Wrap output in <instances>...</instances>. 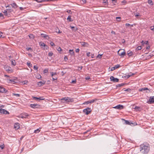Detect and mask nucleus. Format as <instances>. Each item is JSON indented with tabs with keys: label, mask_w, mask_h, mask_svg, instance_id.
Here are the masks:
<instances>
[{
	"label": "nucleus",
	"mask_w": 154,
	"mask_h": 154,
	"mask_svg": "<svg viewBox=\"0 0 154 154\" xmlns=\"http://www.w3.org/2000/svg\"><path fill=\"white\" fill-rule=\"evenodd\" d=\"M150 145L147 143H144L140 146V151L143 154H147L149 151Z\"/></svg>",
	"instance_id": "1"
},
{
	"label": "nucleus",
	"mask_w": 154,
	"mask_h": 154,
	"mask_svg": "<svg viewBox=\"0 0 154 154\" xmlns=\"http://www.w3.org/2000/svg\"><path fill=\"white\" fill-rule=\"evenodd\" d=\"M91 112V108L87 107L86 109H85L83 110V112L85 114L88 115Z\"/></svg>",
	"instance_id": "2"
},
{
	"label": "nucleus",
	"mask_w": 154,
	"mask_h": 154,
	"mask_svg": "<svg viewBox=\"0 0 154 154\" xmlns=\"http://www.w3.org/2000/svg\"><path fill=\"white\" fill-rule=\"evenodd\" d=\"M29 116V115H28L27 113H24L21 114L20 116V117L21 118L23 119L26 118L27 116Z\"/></svg>",
	"instance_id": "3"
},
{
	"label": "nucleus",
	"mask_w": 154,
	"mask_h": 154,
	"mask_svg": "<svg viewBox=\"0 0 154 154\" xmlns=\"http://www.w3.org/2000/svg\"><path fill=\"white\" fill-rule=\"evenodd\" d=\"M30 106L33 108H37L40 107V105L36 104H32L30 105Z\"/></svg>",
	"instance_id": "4"
},
{
	"label": "nucleus",
	"mask_w": 154,
	"mask_h": 154,
	"mask_svg": "<svg viewBox=\"0 0 154 154\" xmlns=\"http://www.w3.org/2000/svg\"><path fill=\"white\" fill-rule=\"evenodd\" d=\"M121 51H122V50H119L118 51V54L119 55L122 56V57H123L125 55V52L124 51H123L122 52H121Z\"/></svg>",
	"instance_id": "5"
},
{
	"label": "nucleus",
	"mask_w": 154,
	"mask_h": 154,
	"mask_svg": "<svg viewBox=\"0 0 154 154\" xmlns=\"http://www.w3.org/2000/svg\"><path fill=\"white\" fill-rule=\"evenodd\" d=\"M147 103L152 104L154 103V96L150 97Z\"/></svg>",
	"instance_id": "6"
},
{
	"label": "nucleus",
	"mask_w": 154,
	"mask_h": 154,
	"mask_svg": "<svg viewBox=\"0 0 154 154\" xmlns=\"http://www.w3.org/2000/svg\"><path fill=\"white\" fill-rule=\"evenodd\" d=\"M110 79L111 81H112L114 82H118L119 81V79L117 78H115L113 76H111L110 77Z\"/></svg>",
	"instance_id": "7"
},
{
	"label": "nucleus",
	"mask_w": 154,
	"mask_h": 154,
	"mask_svg": "<svg viewBox=\"0 0 154 154\" xmlns=\"http://www.w3.org/2000/svg\"><path fill=\"white\" fill-rule=\"evenodd\" d=\"M113 108L116 109H123L124 106L122 105L119 104L116 106L113 107Z\"/></svg>",
	"instance_id": "8"
},
{
	"label": "nucleus",
	"mask_w": 154,
	"mask_h": 154,
	"mask_svg": "<svg viewBox=\"0 0 154 154\" xmlns=\"http://www.w3.org/2000/svg\"><path fill=\"white\" fill-rule=\"evenodd\" d=\"M7 92V90H6L5 88L2 86H0V93H6Z\"/></svg>",
	"instance_id": "9"
},
{
	"label": "nucleus",
	"mask_w": 154,
	"mask_h": 154,
	"mask_svg": "<svg viewBox=\"0 0 154 154\" xmlns=\"http://www.w3.org/2000/svg\"><path fill=\"white\" fill-rule=\"evenodd\" d=\"M41 35L42 37L45 38L47 39H49L50 38L49 36L47 35L42 33L41 34Z\"/></svg>",
	"instance_id": "10"
},
{
	"label": "nucleus",
	"mask_w": 154,
	"mask_h": 154,
	"mask_svg": "<svg viewBox=\"0 0 154 154\" xmlns=\"http://www.w3.org/2000/svg\"><path fill=\"white\" fill-rule=\"evenodd\" d=\"M33 99H34L36 100H45L44 98H43V97H32Z\"/></svg>",
	"instance_id": "11"
},
{
	"label": "nucleus",
	"mask_w": 154,
	"mask_h": 154,
	"mask_svg": "<svg viewBox=\"0 0 154 154\" xmlns=\"http://www.w3.org/2000/svg\"><path fill=\"white\" fill-rule=\"evenodd\" d=\"M67 102H72L74 101V99L73 98L67 97Z\"/></svg>",
	"instance_id": "12"
},
{
	"label": "nucleus",
	"mask_w": 154,
	"mask_h": 154,
	"mask_svg": "<svg viewBox=\"0 0 154 154\" xmlns=\"http://www.w3.org/2000/svg\"><path fill=\"white\" fill-rule=\"evenodd\" d=\"M2 112L1 113H2L3 114H9V112L8 111L5 110V109H2Z\"/></svg>",
	"instance_id": "13"
},
{
	"label": "nucleus",
	"mask_w": 154,
	"mask_h": 154,
	"mask_svg": "<svg viewBox=\"0 0 154 154\" xmlns=\"http://www.w3.org/2000/svg\"><path fill=\"white\" fill-rule=\"evenodd\" d=\"M81 45L83 46H87L88 45V44L87 43L85 42H81Z\"/></svg>",
	"instance_id": "14"
},
{
	"label": "nucleus",
	"mask_w": 154,
	"mask_h": 154,
	"mask_svg": "<svg viewBox=\"0 0 154 154\" xmlns=\"http://www.w3.org/2000/svg\"><path fill=\"white\" fill-rule=\"evenodd\" d=\"M14 128L16 129H17L20 128L19 124L18 123L15 124L14 126Z\"/></svg>",
	"instance_id": "15"
},
{
	"label": "nucleus",
	"mask_w": 154,
	"mask_h": 154,
	"mask_svg": "<svg viewBox=\"0 0 154 154\" xmlns=\"http://www.w3.org/2000/svg\"><path fill=\"white\" fill-rule=\"evenodd\" d=\"M11 5L12 7L14 8H16L18 7V6L16 3L14 2L12 4H11Z\"/></svg>",
	"instance_id": "16"
},
{
	"label": "nucleus",
	"mask_w": 154,
	"mask_h": 154,
	"mask_svg": "<svg viewBox=\"0 0 154 154\" xmlns=\"http://www.w3.org/2000/svg\"><path fill=\"white\" fill-rule=\"evenodd\" d=\"M69 52L72 56L74 55V52L73 50H69Z\"/></svg>",
	"instance_id": "17"
},
{
	"label": "nucleus",
	"mask_w": 154,
	"mask_h": 154,
	"mask_svg": "<svg viewBox=\"0 0 154 154\" xmlns=\"http://www.w3.org/2000/svg\"><path fill=\"white\" fill-rule=\"evenodd\" d=\"M133 54V52L131 51H128L127 52V54L129 57L132 56Z\"/></svg>",
	"instance_id": "18"
},
{
	"label": "nucleus",
	"mask_w": 154,
	"mask_h": 154,
	"mask_svg": "<svg viewBox=\"0 0 154 154\" xmlns=\"http://www.w3.org/2000/svg\"><path fill=\"white\" fill-rule=\"evenodd\" d=\"M16 62L15 60H11V64L13 66H15L16 65Z\"/></svg>",
	"instance_id": "19"
},
{
	"label": "nucleus",
	"mask_w": 154,
	"mask_h": 154,
	"mask_svg": "<svg viewBox=\"0 0 154 154\" xmlns=\"http://www.w3.org/2000/svg\"><path fill=\"white\" fill-rule=\"evenodd\" d=\"M137 125V123L135 122H130V124L129 125H130L131 126H134L136 125Z\"/></svg>",
	"instance_id": "20"
},
{
	"label": "nucleus",
	"mask_w": 154,
	"mask_h": 154,
	"mask_svg": "<svg viewBox=\"0 0 154 154\" xmlns=\"http://www.w3.org/2000/svg\"><path fill=\"white\" fill-rule=\"evenodd\" d=\"M67 97L63 98L61 99V100L64 101L63 102V103H64V102L67 103Z\"/></svg>",
	"instance_id": "21"
},
{
	"label": "nucleus",
	"mask_w": 154,
	"mask_h": 154,
	"mask_svg": "<svg viewBox=\"0 0 154 154\" xmlns=\"http://www.w3.org/2000/svg\"><path fill=\"white\" fill-rule=\"evenodd\" d=\"M122 120H124L125 121V123L126 125H130V122H129L128 120H125L124 119H122Z\"/></svg>",
	"instance_id": "22"
},
{
	"label": "nucleus",
	"mask_w": 154,
	"mask_h": 154,
	"mask_svg": "<svg viewBox=\"0 0 154 154\" xmlns=\"http://www.w3.org/2000/svg\"><path fill=\"white\" fill-rule=\"evenodd\" d=\"M71 15H69L67 18V20H69V22H72L73 21V20L71 19Z\"/></svg>",
	"instance_id": "23"
},
{
	"label": "nucleus",
	"mask_w": 154,
	"mask_h": 154,
	"mask_svg": "<svg viewBox=\"0 0 154 154\" xmlns=\"http://www.w3.org/2000/svg\"><path fill=\"white\" fill-rule=\"evenodd\" d=\"M27 65L29 67H32V64L30 62H29V61L27 63Z\"/></svg>",
	"instance_id": "24"
},
{
	"label": "nucleus",
	"mask_w": 154,
	"mask_h": 154,
	"mask_svg": "<svg viewBox=\"0 0 154 154\" xmlns=\"http://www.w3.org/2000/svg\"><path fill=\"white\" fill-rule=\"evenodd\" d=\"M134 109L136 111H139L140 110V107H139V106H136L134 108Z\"/></svg>",
	"instance_id": "25"
},
{
	"label": "nucleus",
	"mask_w": 154,
	"mask_h": 154,
	"mask_svg": "<svg viewBox=\"0 0 154 154\" xmlns=\"http://www.w3.org/2000/svg\"><path fill=\"white\" fill-rule=\"evenodd\" d=\"M148 3L150 5H153L152 1V0H148Z\"/></svg>",
	"instance_id": "26"
},
{
	"label": "nucleus",
	"mask_w": 154,
	"mask_h": 154,
	"mask_svg": "<svg viewBox=\"0 0 154 154\" xmlns=\"http://www.w3.org/2000/svg\"><path fill=\"white\" fill-rule=\"evenodd\" d=\"M142 45H143L144 44H148V41H146L144 42L143 41H142L141 42Z\"/></svg>",
	"instance_id": "27"
},
{
	"label": "nucleus",
	"mask_w": 154,
	"mask_h": 154,
	"mask_svg": "<svg viewBox=\"0 0 154 154\" xmlns=\"http://www.w3.org/2000/svg\"><path fill=\"white\" fill-rule=\"evenodd\" d=\"M39 45L41 46H42L44 47H45V46H46L45 44L44 43H43L42 42H40L39 43Z\"/></svg>",
	"instance_id": "28"
},
{
	"label": "nucleus",
	"mask_w": 154,
	"mask_h": 154,
	"mask_svg": "<svg viewBox=\"0 0 154 154\" xmlns=\"http://www.w3.org/2000/svg\"><path fill=\"white\" fill-rule=\"evenodd\" d=\"M40 131V130L39 129V128H38L35 130L34 131V132L35 133H38Z\"/></svg>",
	"instance_id": "29"
},
{
	"label": "nucleus",
	"mask_w": 154,
	"mask_h": 154,
	"mask_svg": "<svg viewBox=\"0 0 154 154\" xmlns=\"http://www.w3.org/2000/svg\"><path fill=\"white\" fill-rule=\"evenodd\" d=\"M97 99H92L91 100H90V103H93L95 101H97Z\"/></svg>",
	"instance_id": "30"
},
{
	"label": "nucleus",
	"mask_w": 154,
	"mask_h": 154,
	"mask_svg": "<svg viewBox=\"0 0 154 154\" xmlns=\"http://www.w3.org/2000/svg\"><path fill=\"white\" fill-rule=\"evenodd\" d=\"M45 84V83H43L41 81H40L38 82V85H40L41 86H42Z\"/></svg>",
	"instance_id": "31"
},
{
	"label": "nucleus",
	"mask_w": 154,
	"mask_h": 154,
	"mask_svg": "<svg viewBox=\"0 0 154 154\" xmlns=\"http://www.w3.org/2000/svg\"><path fill=\"white\" fill-rule=\"evenodd\" d=\"M89 103H90V100H88L87 101L85 102L82 104H88Z\"/></svg>",
	"instance_id": "32"
},
{
	"label": "nucleus",
	"mask_w": 154,
	"mask_h": 154,
	"mask_svg": "<svg viewBox=\"0 0 154 154\" xmlns=\"http://www.w3.org/2000/svg\"><path fill=\"white\" fill-rule=\"evenodd\" d=\"M10 81H11L12 82H14V83H16V82H15V81L16 80L15 79H11L9 80Z\"/></svg>",
	"instance_id": "33"
},
{
	"label": "nucleus",
	"mask_w": 154,
	"mask_h": 154,
	"mask_svg": "<svg viewBox=\"0 0 154 154\" xmlns=\"http://www.w3.org/2000/svg\"><path fill=\"white\" fill-rule=\"evenodd\" d=\"M142 49L141 46H139L137 47L136 49L137 50H140Z\"/></svg>",
	"instance_id": "34"
},
{
	"label": "nucleus",
	"mask_w": 154,
	"mask_h": 154,
	"mask_svg": "<svg viewBox=\"0 0 154 154\" xmlns=\"http://www.w3.org/2000/svg\"><path fill=\"white\" fill-rule=\"evenodd\" d=\"M120 66L119 64H117V65H115L114 66V67H115V68H116V69L117 68H119L120 67Z\"/></svg>",
	"instance_id": "35"
},
{
	"label": "nucleus",
	"mask_w": 154,
	"mask_h": 154,
	"mask_svg": "<svg viewBox=\"0 0 154 154\" xmlns=\"http://www.w3.org/2000/svg\"><path fill=\"white\" fill-rule=\"evenodd\" d=\"M53 55V53L52 52H49L48 54V55L49 56L51 57Z\"/></svg>",
	"instance_id": "36"
},
{
	"label": "nucleus",
	"mask_w": 154,
	"mask_h": 154,
	"mask_svg": "<svg viewBox=\"0 0 154 154\" xmlns=\"http://www.w3.org/2000/svg\"><path fill=\"white\" fill-rule=\"evenodd\" d=\"M57 77L56 76H54L52 77V79L53 81L57 80Z\"/></svg>",
	"instance_id": "37"
},
{
	"label": "nucleus",
	"mask_w": 154,
	"mask_h": 154,
	"mask_svg": "<svg viewBox=\"0 0 154 154\" xmlns=\"http://www.w3.org/2000/svg\"><path fill=\"white\" fill-rule=\"evenodd\" d=\"M26 50L27 51H29V50H30L31 51H32V49L30 47L26 48Z\"/></svg>",
	"instance_id": "38"
},
{
	"label": "nucleus",
	"mask_w": 154,
	"mask_h": 154,
	"mask_svg": "<svg viewBox=\"0 0 154 154\" xmlns=\"http://www.w3.org/2000/svg\"><path fill=\"white\" fill-rule=\"evenodd\" d=\"M134 74H135L134 73H129V75L128 76V77H130L131 76L133 75H134Z\"/></svg>",
	"instance_id": "39"
},
{
	"label": "nucleus",
	"mask_w": 154,
	"mask_h": 154,
	"mask_svg": "<svg viewBox=\"0 0 154 154\" xmlns=\"http://www.w3.org/2000/svg\"><path fill=\"white\" fill-rule=\"evenodd\" d=\"M28 81L27 80H25L23 82V84H27Z\"/></svg>",
	"instance_id": "40"
},
{
	"label": "nucleus",
	"mask_w": 154,
	"mask_h": 154,
	"mask_svg": "<svg viewBox=\"0 0 154 154\" xmlns=\"http://www.w3.org/2000/svg\"><path fill=\"white\" fill-rule=\"evenodd\" d=\"M57 50L58 51H62V49L60 47H59L57 49Z\"/></svg>",
	"instance_id": "41"
},
{
	"label": "nucleus",
	"mask_w": 154,
	"mask_h": 154,
	"mask_svg": "<svg viewBox=\"0 0 154 154\" xmlns=\"http://www.w3.org/2000/svg\"><path fill=\"white\" fill-rule=\"evenodd\" d=\"M33 68H34V69L36 70H37L38 69V66H35V65L34 66Z\"/></svg>",
	"instance_id": "42"
},
{
	"label": "nucleus",
	"mask_w": 154,
	"mask_h": 154,
	"mask_svg": "<svg viewBox=\"0 0 154 154\" xmlns=\"http://www.w3.org/2000/svg\"><path fill=\"white\" fill-rule=\"evenodd\" d=\"M29 36L30 38H34V36L33 35L30 34V35H29Z\"/></svg>",
	"instance_id": "43"
},
{
	"label": "nucleus",
	"mask_w": 154,
	"mask_h": 154,
	"mask_svg": "<svg viewBox=\"0 0 154 154\" xmlns=\"http://www.w3.org/2000/svg\"><path fill=\"white\" fill-rule=\"evenodd\" d=\"M134 15H135V16H136V17H138V16H139L140 15V13H134Z\"/></svg>",
	"instance_id": "44"
},
{
	"label": "nucleus",
	"mask_w": 154,
	"mask_h": 154,
	"mask_svg": "<svg viewBox=\"0 0 154 154\" xmlns=\"http://www.w3.org/2000/svg\"><path fill=\"white\" fill-rule=\"evenodd\" d=\"M124 85V84L122 83L121 84H118V85L117 86H119V87H121V86H123Z\"/></svg>",
	"instance_id": "45"
},
{
	"label": "nucleus",
	"mask_w": 154,
	"mask_h": 154,
	"mask_svg": "<svg viewBox=\"0 0 154 154\" xmlns=\"http://www.w3.org/2000/svg\"><path fill=\"white\" fill-rule=\"evenodd\" d=\"M8 68V69H6V70L8 71H10L11 70V67H6V68Z\"/></svg>",
	"instance_id": "46"
},
{
	"label": "nucleus",
	"mask_w": 154,
	"mask_h": 154,
	"mask_svg": "<svg viewBox=\"0 0 154 154\" xmlns=\"http://www.w3.org/2000/svg\"><path fill=\"white\" fill-rule=\"evenodd\" d=\"M145 88H142L141 89H139V91H145Z\"/></svg>",
	"instance_id": "47"
},
{
	"label": "nucleus",
	"mask_w": 154,
	"mask_h": 154,
	"mask_svg": "<svg viewBox=\"0 0 154 154\" xmlns=\"http://www.w3.org/2000/svg\"><path fill=\"white\" fill-rule=\"evenodd\" d=\"M116 19H117V20L118 21H120V19H121V17H116Z\"/></svg>",
	"instance_id": "48"
},
{
	"label": "nucleus",
	"mask_w": 154,
	"mask_h": 154,
	"mask_svg": "<svg viewBox=\"0 0 154 154\" xmlns=\"http://www.w3.org/2000/svg\"><path fill=\"white\" fill-rule=\"evenodd\" d=\"M81 1L82 2V3L85 4L86 2V0H81Z\"/></svg>",
	"instance_id": "49"
},
{
	"label": "nucleus",
	"mask_w": 154,
	"mask_h": 154,
	"mask_svg": "<svg viewBox=\"0 0 154 154\" xmlns=\"http://www.w3.org/2000/svg\"><path fill=\"white\" fill-rule=\"evenodd\" d=\"M56 32L58 33H61V32L60 31V30L59 29H58V30H57V29Z\"/></svg>",
	"instance_id": "50"
},
{
	"label": "nucleus",
	"mask_w": 154,
	"mask_h": 154,
	"mask_svg": "<svg viewBox=\"0 0 154 154\" xmlns=\"http://www.w3.org/2000/svg\"><path fill=\"white\" fill-rule=\"evenodd\" d=\"M90 54H91L90 52H88L87 53V56L88 57H90Z\"/></svg>",
	"instance_id": "51"
},
{
	"label": "nucleus",
	"mask_w": 154,
	"mask_h": 154,
	"mask_svg": "<svg viewBox=\"0 0 154 154\" xmlns=\"http://www.w3.org/2000/svg\"><path fill=\"white\" fill-rule=\"evenodd\" d=\"M50 44L51 45V46H54L55 45V44H54V42H51V43H50Z\"/></svg>",
	"instance_id": "52"
},
{
	"label": "nucleus",
	"mask_w": 154,
	"mask_h": 154,
	"mask_svg": "<svg viewBox=\"0 0 154 154\" xmlns=\"http://www.w3.org/2000/svg\"><path fill=\"white\" fill-rule=\"evenodd\" d=\"M7 10H5L4 12V13L5 14V15H6V16H7Z\"/></svg>",
	"instance_id": "53"
},
{
	"label": "nucleus",
	"mask_w": 154,
	"mask_h": 154,
	"mask_svg": "<svg viewBox=\"0 0 154 154\" xmlns=\"http://www.w3.org/2000/svg\"><path fill=\"white\" fill-rule=\"evenodd\" d=\"M102 55V54H98L97 55V57H98L99 58H100L101 57Z\"/></svg>",
	"instance_id": "54"
},
{
	"label": "nucleus",
	"mask_w": 154,
	"mask_h": 154,
	"mask_svg": "<svg viewBox=\"0 0 154 154\" xmlns=\"http://www.w3.org/2000/svg\"><path fill=\"white\" fill-rule=\"evenodd\" d=\"M80 50L79 48H77L76 49L75 52L76 53H79V51Z\"/></svg>",
	"instance_id": "55"
},
{
	"label": "nucleus",
	"mask_w": 154,
	"mask_h": 154,
	"mask_svg": "<svg viewBox=\"0 0 154 154\" xmlns=\"http://www.w3.org/2000/svg\"><path fill=\"white\" fill-rule=\"evenodd\" d=\"M48 69H45L44 71H43V72L45 73H47L48 72Z\"/></svg>",
	"instance_id": "56"
},
{
	"label": "nucleus",
	"mask_w": 154,
	"mask_h": 154,
	"mask_svg": "<svg viewBox=\"0 0 154 154\" xmlns=\"http://www.w3.org/2000/svg\"><path fill=\"white\" fill-rule=\"evenodd\" d=\"M125 91H131V89L129 88H128L127 89H126L125 90Z\"/></svg>",
	"instance_id": "57"
},
{
	"label": "nucleus",
	"mask_w": 154,
	"mask_h": 154,
	"mask_svg": "<svg viewBox=\"0 0 154 154\" xmlns=\"http://www.w3.org/2000/svg\"><path fill=\"white\" fill-rule=\"evenodd\" d=\"M149 48H150V46L149 45H148L146 47V49H149Z\"/></svg>",
	"instance_id": "58"
},
{
	"label": "nucleus",
	"mask_w": 154,
	"mask_h": 154,
	"mask_svg": "<svg viewBox=\"0 0 154 154\" xmlns=\"http://www.w3.org/2000/svg\"><path fill=\"white\" fill-rule=\"evenodd\" d=\"M2 32H0V37H2V38H4V37L3 36H2Z\"/></svg>",
	"instance_id": "59"
},
{
	"label": "nucleus",
	"mask_w": 154,
	"mask_h": 154,
	"mask_svg": "<svg viewBox=\"0 0 154 154\" xmlns=\"http://www.w3.org/2000/svg\"><path fill=\"white\" fill-rule=\"evenodd\" d=\"M0 147L2 149H3L4 147V145H3L0 146Z\"/></svg>",
	"instance_id": "60"
},
{
	"label": "nucleus",
	"mask_w": 154,
	"mask_h": 154,
	"mask_svg": "<svg viewBox=\"0 0 154 154\" xmlns=\"http://www.w3.org/2000/svg\"><path fill=\"white\" fill-rule=\"evenodd\" d=\"M116 69V68H115V67H112L111 68V71H113L115 69Z\"/></svg>",
	"instance_id": "61"
},
{
	"label": "nucleus",
	"mask_w": 154,
	"mask_h": 154,
	"mask_svg": "<svg viewBox=\"0 0 154 154\" xmlns=\"http://www.w3.org/2000/svg\"><path fill=\"white\" fill-rule=\"evenodd\" d=\"M154 29V26H151L150 27V29L151 30H153Z\"/></svg>",
	"instance_id": "62"
},
{
	"label": "nucleus",
	"mask_w": 154,
	"mask_h": 154,
	"mask_svg": "<svg viewBox=\"0 0 154 154\" xmlns=\"http://www.w3.org/2000/svg\"><path fill=\"white\" fill-rule=\"evenodd\" d=\"M111 33L112 34H113L114 35H115L116 34V32H115L113 31H111Z\"/></svg>",
	"instance_id": "63"
},
{
	"label": "nucleus",
	"mask_w": 154,
	"mask_h": 154,
	"mask_svg": "<svg viewBox=\"0 0 154 154\" xmlns=\"http://www.w3.org/2000/svg\"><path fill=\"white\" fill-rule=\"evenodd\" d=\"M51 76L52 77H53L54 76L53 74V72H51Z\"/></svg>",
	"instance_id": "64"
}]
</instances>
